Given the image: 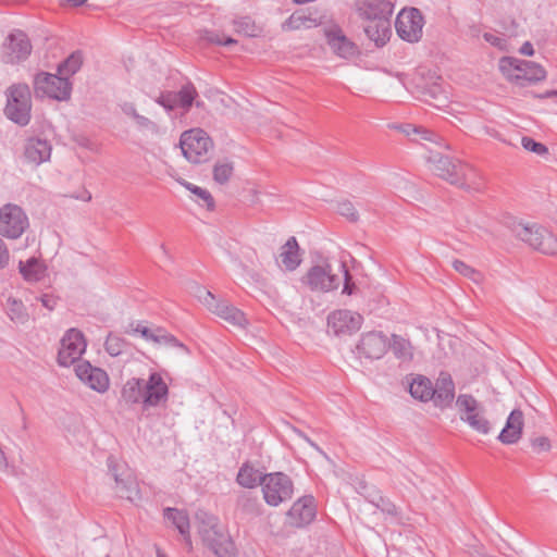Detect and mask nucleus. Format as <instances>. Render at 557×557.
I'll return each instance as SVG.
<instances>
[{"label": "nucleus", "mask_w": 557, "mask_h": 557, "mask_svg": "<svg viewBox=\"0 0 557 557\" xmlns=\"http://www.w3.org/2000/svg\"><path fill=\"white\" fill-rule=\"evenodd\" d=\"M466 422L470 425L471 429L476 431L480 434H488L491 431V423L484 416V409L481 410L475 416H466Z\"/></svg>", "instance_id": "obj_39"}, {"label": "nucleus", "mask_w": 557, "mask_h": 557, "mask_svg": "<svg viewBox=\"0 0 557 557\" xmlns=\"http://www.w3.org/2000/svg\"><path fill=\"white\" fill-rule=\"evenodd\" d=\"M28 227V218L21 207L7 203L0 209V235L16 239Z\"/></svg>", "instance_id": "obj_11"}, {"label": "nucleus", "mask_w": 557, "mask_h": 557, "mask_svg": "<svg viewBox=\"0 0 557 557\" xmlns=\"http://www.w3.org/2000/svg\"><path fill=\"white\" fill-rule=\"evenodd\" d=\"M401 133H404L407 137H411V132H416L414 124H404L397 127Z\"/></svg>", "instance_id": "obj_60"}, {"label": "nucleus", "mask_w": 557, "mask_h": 557, "mask_svg": "<svg viewBox=\"0 0 557 557\" xmlns=\"http://www.w3.org/2000/svg\"><path fill=\"white\" fill-rule=\"evenodd\" d=\"M67 3H71L75 7L84 4L87 0H65Z\"/></svg>", "instance_id": "obj_63"}, {"label": "nucleus", "mask_w": 557, "mask_h": 557, "mask_svg": "<svg viewBox=\"0 0 557 557\" xmlns=\"http://www.w3.org/2000/svg\"><path fill=\"white\" fill-rule=\"evenodd\" d=\"M451 265L455 269V271L474 282H479L482 277V274L478 270H475L474 268L470 267L469 264L465 263L459 259H455Z\"/></svg>", "instance_id": "obj_45"}, {"label": "nucleus", "mask_w": 557, "mask_h": 557, "mask_svg": "<svg viewBox=\"0 0 557 557\" xmlns=\"http://www.w3.org/2000/svg\"><path fill=\"white\" fill-rule=\"evenodd\" d=\"M434 396L431 398L435 407L447 408L455 398V383L451 375L447 372H441L436 383L433 384Z\"/></svg>", "instance_id": "obj_21"}, {"label": "nucleus", "mask_w": 557, "mask_h": 557, "mask_svg": "<svg viewBox=\"0 0 557 557\" xmlns=\"http://www.w3.org/2000/svg\"><path fill=\"white\" fill-rule=\"evenodd\" d=\"M121 109H122L123 113H125L126 115L132 116V117H134L138 113L136 111L135 104L132 102H124L121 106Z\"/></svg>", "instance_id": "obj_58"}, {"label": "nucleus", "mask_w": 557, "mask_h": 557, "mask_svg": "<svg viewBox=\"0 0 557 557\" xmlns=\"http://www.w3.org/2000/svg\"><path fill=\"white\" fill-rule=\"evenodd\" d=\"M164 518L172 521L178 532L184 536L185 543L191 547V539L189 534V517L186 511L176 508H165L163 510Z\"/></svg>", "instance_id": "obj_30"}, {"label": "nucleus", "mask_w": 557, "mask_h": 557, "mask_svg": "<svg viewBox=\"0 0 557 557\" xmlns=\"http://www.w3.org/2000/svg\"><path fill=\"white\" fill-rule=\"evenodd\" d=\"M153 343L157 345H164L168 347H178L187 351V348L183 343H181L175 336L166 332L164 329L159 326H157V333Z\"/></svg>", "instance_id": "obj_40"}, {"label": "nucleus", "mask_w": 557, "mask_h": 557, "mask_svg": "<svg viewBox=\"0 0 557 557\" xmlns=\"http://www.w3.org/2000/svg\"><path fill=\"white\" fill-rule=\"evenodd\" d=\"M435 134L424 128L423 126L416 125V132H411V137H409L412 141H420V140H428V141H434Z\"/></svg>", "instance_id": "obj_52"}, {"label": "nucleus", "mask_w": 557, "mask_h": 557, "mask_svg": "<svg viewBox=\"0 0 557 557\" xmlns=\"http://www.w3.org/2000/svg\"><path fill=\"white\" fill-rule=\"evenodd\" d=\"M234 172L232 162L216 163L213 168V180L219 184H225L230 181Z\"/></svg>", "instance_id": "obj_42"}, {"label": "nucleus", "mask_w": 557, "mask_h": 557, "mask_svg": "<svg viewBox=\"0 0 557 557\" xmlns=\"http://www.w3.org/2000/svg\"><path fill=\"white\" fill-rule=\"evenodd\" d=\"M169 386L159 372H151L148 380L128 379L121 389V401L127 406L140 405L143 411L165 407Z\"/></svg>", "instance_id": "obj_1"}, {"label": "nucleus", "mask_w": 557, "mask_h": 557, "mask_svg": "<svg viewBox=\"0 0 557 557\" xmlns=\"http://www.w3.org/2000/svg\"><path fill=\"white\" fill-rule=\"evenodd\" d=\"M521 145L525 150L532 151L539 156L548 153V148L544 144L535 141L531 137H522Z\"/></svg>", "instance_id": "obj_49"}, {"label": "nucleus", "mask_w": 557, "mask_h": 557, "mask_svg": "<svg viewBox=\"0 0 557 557\" xmlns=\"http://www.w3.org/2000/svg\"><path fill=\"white\" fill-rule=\"evenodd\" d=\"M511 231L533 249L545 255L557 253V237L546 227L536 223L518 222L512 224Z\"/></svg>", "instance_id": "obj_5"}, {"label": "nucleus", "mask_w": 557, "mask_h": 557, "mask_svg": "<svg viewBox=\"0 0 557 557\" xmlns=\"http://www.w3.org/2000/svg\"><path fill=\"white\" fill-rule=\"evenodd\" d=\"M156 102L162 106L168 111H171L177 107L176 96L172 91L161 94Z\"/></svg>", "instance_id": "obj_51"}, {"label": "nucleus", "mask_w": 557, "mask_h": 557, "mask_svg": "<svg viewBox=\"0 0 557 557\" xmlns=\"http://www.w3.org/2000/svg\"><path fill=\"white\" fill-rule=\"evenodd\" d=\"M393 10L394 5L388 0H366L360 9L361 15L371 22L364 30L377 46L384 45L391 34L389 18Z\"/></svg>", "instance_id": "obj_3"}, {"label": "nucleus", "mask_w": 557, "mask_h": 557, "mask_svg": "<svg viewBox=\"0 0 557 557\" xmlns=\"http://www.w3.org/2000/svg\"><path fill=\"white\" fill-rule=\"evenodd\" d=\"M77 377L90 388L104 393L109 388V376L100 368L92 367L88 361H82L75 366Z\"/></svg>", "instance_id": "obj_20"}, {"label": "nucleus", "mask_w": 557, "mask_h": 557, "mask_svg": "<svg viewBox=\"0 0 557 557\" xmlns=\"http://www.w3.org/2000/svg\"><path fill=\"white\" fill-rule=\"evenodd\" d=\"M337 211L341 215L345 216L350 222H357L359 219V214L355 206L349 200L338 202Z\"/></svg>", "instance_id": "obj_48"}, {"label": "nucleus", "mask_w": 557, "mask_h": 557, "mask_svg": "<svg viewBox=\"0 0 557 557\" xmlns=\"http://www.w3.org/2000/svg\"><path fill=\"white\" fill-rule=\"evenodd\" d=\"M424 17L416 8L404 9L396 17L397 35L408 42H418L423 34Z\"/></svg>", "instance_id": "obj_13"}, {"label": "nucleus", "mask_w": 557, "mask_h": 557, "mask_svg": "<svg viewBox=\"0 0 557 557\" xmlns=\"http://www.w3.org/2000/svg\"><path fill=\"white\" fill-rule=\"evenodd\" d=\"M235 32L245 36L253 37L258 27L249 16H243L234 21Z\"/></svg>", "instance_id": "obj_43"}, {"label": "nucleus", "mask_w": 557, "mask_h": 557, "mask_svg": "<svg viewBox=\"0 0 557 557\" xmlns=\"http://www.w3.org/2000/svg\"><path fill=\"white\" fill-rule=\"evenodd\" d=\"M516 71L515 82L520 86H524L525 83H536L546 77L545 70L540 64L532 61L521 60Z\"/></svg>", "instance_id": "obj_26"}, {"label": "nucleus", "mask_w": 557, "mask_h": 557, "mask_svg": "<svg viewBox=\"0 0 557 557\" xmlns=\"http://www.w3.org/2000/svg\"><path fill=\"white\" fill-rule=\"evenodd\" d=\"M133 119L135 120L136 124L143 128H149L153 125V123L148 117L140 115L139 113H137Z\"/></svg>", "instance_id": "obj_57"}, {"label": "nucleus", "mask_w": 557, "mask_h": 557, "mask_svg": "<svg viewBox=\"0 0 557 557\" xmlns=\"http://www.w3.org/2000/svg\"><path fill=\"white\" fill-rule=\"evenodd\" d=\"M431 170L441 178L454 185H459L466 190L479 191L482 189V183L476 182L475 171L468 164L461 163L459 160L448 156L433 153L428 159Z\"/></svg>", "instance_id": "obj_2"}, {"label": "nucleus", "mask_w": 557, "mask_h": 557, "mask_svg": "<svg viewBox=\"0 0 557 557\" xmlns=\"http://www.w3.org/2000/svg\"><path fill=\"white\" fill-rule=\"evenodd\" d=\"M555 96H557V91L550 90V91L545 92L544 95H540L539 98H549V97H555Z\"/></svg>", "instance_id": "obj_62"}, {"label": "nucleus", "mask_w": 557, "mask_h": 557, "mask_svg": "<svg viewBox=\"0 0 557 557\" xmlns=\"http://www.w3.org/2000/svg\"><path fill=\"white\" fill-rule=\"evenodd\" d=\"M520 63L521 60L504 57L499 61V69L509 79L515 81V75L517 73L516 67H518Z\"/></svg>", "instance_id": "obj_47"}, {"label": "nucleus", "mask_w": 557, "mask_h": 557, "mask_svg": "<svg viewBox=\"0 0 557 557\" xmlns=\"http://www.w3.org/2000/svg\"><path fill=\"white\" fill-rule=\"evenodd\" d=\"M280 258L282 265L287 271H294L299 267L301 262L299 245L294 236L289 237L287 242L282 246Z\"/></svg>", "instance_id": "obj_29"}, {"label": "nucleus", "mask_w": 557, "mask_h": 557, "mask_svg": "<svg viewBox=\"0 0 557 557\" xmlns=\"http://www.w3.org/2000/svg\"><path fill=\"white\" fill-rule=\"evenodd\" d=\"M408 391L410 395L422 403H428L433 398V383L422 374H410L407 376Z\"/></svg>", "instance_id": "obj_25"}, {"label": "nucleus", "mask_w": 557, "mask_h": 557, "mask_svg": "<svg viewBox=\"0 0 557 557\" xmlns=\"http://www.w3.org/2000/svg\"><path fill=\"white\" fill-rule=\"evenodd\" d=\"M520 53L524 54V55H533L534 54V49H533V46L531 42L529 41H525L521 48H520Z\"/></svg>", "instance_id": "obj_61"}, {"label": "nucleus", "mask_w": 557, "mask_h": 557, "mask_svg": "<svg viewBox=\"0 0 557 557\" xmlns=\"http://www.w3.org/2000/svg\"><path fill=\"white\" fill-rule=\"evenodd\" d=\"M456 406L458 408L460 419L463 422H466V416H475L484 409L479 401L469 394H460L457 397Z\"/></svg>", "instance_id": "obj_33"}, {"label": "nucleus", "mask_w": 557, "mask_h": 557, "mask_svg": "<svg viewBox=\"0 0 557 557\" xmlns=\"http://www.w3.org/2000/svg\"><path fill=\"white\" fill-rule=\"evenodd\" d=\"M321 17L301 11L294 12L282 25L284 30L309 29L321 24Z\"/></svg>", "instance_id": "obj_27"}, {"label": "nucleus", "mask_w": 557, "mask_h": 557, "mask_svg": "<svg viewBox=\"0 0 557 557\" xmlns=\"http://www.w3.org/2000/svg\"><path fill=\"white\" fill-rule=\"evenodd\" d=\"M10 260V253L7 245L0 238V269H3L8 265Z\"/></svg>", "instance_id": "obj_55"}, {"label": "nucleus", "mask_w": 557, "mask_h": 557, "mask_svg": "<svg viewBox=\"0 0 557 557\" xmlns=\"http://www.w3.org/2000/svg\"><path fill=\"white\" fill-rule=\"evenodd\" d=\"M302 282L312 292L327 293L337 289L339 286V278L332 273L330 264L311 267L302 277Z\"/></svg>", "instance_id": "obj_15"}, {"label": "nucleus", "mask_w": 557, "mask_h": 557, "mask_svg": "<svg viewBox=\"0 0 557 557\" xmlns=\"http://www.w3.org/2000/svg\"><path fill=\"white\" fill-rule=\"evenodd\" d=\"M262 476L263 474L258 469L249 462H245L238 470L236 482L245 488H255L258 485L262 486Z\"/></svg>", "instance_id": "obj_31"}, {"label": "nucleus", "mask_w": 557, "mask_h": 557, "mask_svg": "<svg viewBox=\"0 0 557 557\" xmlns=\"http://www.w3.org/2000/svg\"><path fill=\"white\" fill-rule=\"evenodd\" d=\"M180 145L184 157L193 163L206 162L213 147L211 138L200 128L184 132Z\"/></svg>", "instance_id": "obj_9"}, {"label": "nucleus", "mask_w": 557, "mask_h": 557, "mask_svg": "<svg viewBox=\"0 0 557 557\" xmlns=\"http://www.w3.org/2000/svg\"><path fill=\"white\" fill-rule=\"evenodd\" d=\"M201 38L208 41L209 44H214L219 46H231L237 44L236 39L224 36L223 34H220L218 32L206 30Z\"/></svg>", "instance_id": "obj_46"}, {"label": "nucleus", "mask_w": 557, "mask_h": 557, "mask_svg": "<svg viewBox=\"0 0 557 557\" xmlns=\"http://www.w3.org/2000/svg\"><path fill=\"white\" fill-rule=\"evenodd\" d=\"M523 413L519 409H515L507 418L506 425L498 435V440L503 444H515L522 435Z\"/></svg>", "instance_id": "obj_24"}, {"label": "nucleus", "mask_w": 557, "mask_h": 557, "mask_svg": "<svg viewBox=\"0 0 557 557\" xmlns=\"http://www.w3.org/2000/svg\"><path fill=\"white\" fill-rule=\"evenodd\" d=\"M182 184L186 189H188L190 193L196 195L200 200H202L203 206H206V208L208 210H210V211L214 210V207H215L214 199H213L212 195L207 189L198 187L189 182H184Z\"/></svg>", "instance_id": "obj_41"}, {"label": "nucleus", "mask_w": 557, "mask_h": 557, "mask_svg": "<svg viewBox=\"0 0 557 557\" xmlns=\"http://www.w3.org/2000/svg\"><path fill=\"white\" fill-rule=\"evenodd\" d=\"M86 349V342L81 331L69 330L61 339V348L58 352V363L61 367H70L78 361Z\"/></svg>", "instance_id": "obj_14"}, {"label": "nucleus", "mask_w": 557, "mask_h": 557, "mask_svg": "<svg viewBox=\"0 0 557 557\" xmlns=\"http://www.w3.org/2000/svg\"><path fill=\"white\" fill-rule=\"evenodd\" d=\"M134 333H139L146 341H150L153 343L154 336L157 333V326L156 327H147L143 325L141 323H137L136 326L133 329Z\"/></svg>", "instance_id": "obj_53"}, {"label": "nucleus", "mask_w": 557, "mask_h": 557, "mask_svg": "<svg viewBox=\"0 0 557 557\" xmlns=\"http://www.w3.org/2000/svg\"><path fill=\"white\" fill-rule=\"evenodd\" d=\"M30 90L26 84H16L8 88L4 113L9 120L25 126L30 121Z\"/></svg>", "instance_id": "obj_6"}, {"label": "nucleus", "mask_w": 557, "mask_h": 557, "mask_svg": "<svg viewBox=\"0 0 557 557\" xmlns=\"http://www.w3.org/2000/svg\"><path fill=\"white\" fill-rule=\"evenodd\" d=\"M206 519L199 527L203 544L216 557H236L237 549L230 534L218 523L214 516L205 513Z\"/></svg>", "instance_id": "obj_4"}, {"label": "nucleus", "mask_w": 557, "mask_h": 557, "mask_svg": "<svg viewBox=\"0 0 557 557\" xmlns=\"http://www.w3.org/2000/svg\"><path fill=\"white\" fill-rule=\"evenodd\" d=\"M531 445L532 447L537 451V453H543V451H547L550 449V442L547 437L545 436H540V437H535L531 441Z\"/></svg>", "instance_id": "obj_54"}, {"label": "nucleus", "mask_w": 557, "mask_h": 557, "mask_svg": "<svg viewBox=\"0 0 557 557\" xmlns=\"http://www.w3.org/2000/svg\"><path fill=\"white\" fill-rule=\"evenodd\" d=\"M51 149L52 147L47 139L30 137L25 143L24 156L28 162L38 165L50 159Z\"/></svg>", "instance_id": "obj_23"}, {"label": "nucleus", "mask_w": 557, "mask_h": 557, "mask_svg": "<svg viewBox=\"0 0 557 557\" xmlns=\"http://www.w3.org/2000/svg\"><path fill=\"white\" fill-rule=\"evenodd\" d=\"M18 270L23 278L27 282H38L44 277L45 265L35 257L27 261H20Z\"/></svg>", "instance_id": "obj_32"}, {"label": "nucleus", "mask_w": 557, "mask_h": 557, "mask_svg": "<svg viewBox=\"0 0 557 557\" xmlns=\"http://www.w3.org/2000/svg\"><path fill=\"white\" fill-rule=\"evenodd\" d=\"M484 39L490 42L491 45L495 46V47H500L502 44H503V39L491 34V33H485L483 35Z\"/></svg>", "instance_id": "obj_59"}, {"label": "nucleus", "mask_w": 557, "mask_h": 557, "mask_svg": "<svg viewBox=\"0 0 557 557\" xmlns=\"http://www.w3.org/2000/svg\"><path fill=\"white\" fill-rule=\"evenodd\" d=\"M5 310L10 320L15 323L25 324L29 319L23 301L17 298L9 297L7 299Z\"/></svg>", "instance_id": "obj_34"}, {"label": "nucleus", "mask_w": 557, "mask_h": 557, "mask_svg": "<svg viewBox=\"0 0 557 557\" xmlns=\"http://www.w3.org/2000/svg\"><path fill=\"white\" fill-rule=\"evenodd\" d=\"M82 64L83 53L81 51H74L58 66V74L69 79L70 76L74 75L81 69Z\"/></svg>", "instance_id": "obj_35"}, {"label": "nucleus", "mask_w": 557, "mask_h": 557, "mask_svg": "<svg viewBox=\"0 0 557 557\" xmlns=\"http://www.w3.org/2000/svg\"><path fill=\"white\" fill-rule=\"evenodd\" d=\"M369 500L382 512L387 513L389 516L397 515L396 506L388 498H385L380 493L373 494Z\"/></svg>", "instance_id": "obj_44"}, {"label": "nucleus", "mask_w": 557, "mask_h": 557, "mask_svg": "<svg viewBox=\"0 0 557 557\" xmlns=\"http://www.w3.org/2000/svg\"><path fill=\"white\" fill-rule=\"evenodd\" d=\"M262 479V494L268 505L276 507L293 497L294 483L287 474L283 472L265 473Z\"/></svg>", "instance_id": "obj_8"}, {"label": "nucleus", "mask_w": 557, "mask_h": 557, "mask_svg": "<svg viewBox=\"0 0 557 557\" xmlns=\"http://www.w3.org/2000/svg\"><path fill=\"white\" fill-rule=\"evenodd\" d=\"M363 322L361 314L346 309L331 312L327 317V327L335 335H350L357 332Z\"/></svg>", "instance_id": "obj_16"}, {"label": "nucleus", "mask_w": 557, "mask_h": 557, "mask_svg": "<svg viewBox=\"0 0 557 557\" xmlns=\"http://www.w3.org/2000/svg\"><path fill=\"white\" fill-rule=\"evenodd\" d=\"M109 474L115 482V493L119 497L135 502L140 498L138 482L133 471L124 462H119L113 456L108 460Z\"/></svg>", "instance_id": "obj_7"}, {"label": "nucleus", "mask_w": 557, "mask_h": 557, "mask_svg": "<svg viewBox=\"0 0 557 557\" xmlns=\"http://www.w3.org/2000/svg\"><path fill=\"white\" fill-rule=\"evenodd\" d=\"M198 298L209 311L216 314L227 323L239 327H244L247 324V319L243 311L231 305L228 301L216 300L211 292L200 289Z\"/></svg>", "instance_id": "obj_12"}, {"label": "nucleus", "mask_w": 557, "mask_h": 557, "mask_svg": "<svg viewBox=\"0 0 557 557\" xmlns=\"http://www.w3.org/2000/svg\"><path fill=\"white\" fill-rule=\"evenodd\" d=\"M127 345L124 338L110 333L104 343V348L110 356L117 357L126 350Z\"/></svg>", "instance_id": "obj_38"}, {"label": "nucleus", "mask_w": 557, "mask_h": 557, "mask_svg": "<svg viewBox=\"0 0 557 557\" xmlns=\"http://www.w3.org/2000/svg\"><path fill=\"white\" fill-rule=\"evenodd\" d=\"M174 95L176 96L177 107H181L184 110L188 111L193 106L194 100L198 96V92L195 86L190 82H188L187 84L182 86V88L177 92H174Z\"/></svg>", "instance_id": "obj_36"}, {"label": "nucleus", "mask_w": 557, "mask_h": 557, "mask_svg": "<svg viewBox=\"0 0 557 557\" xmlns=\"http://www.w3.org/2000/svg\"><path fill=\"white\" fill-rule=\"evenodd\" d=\"M388 347L391 348L395 358L401 362H411L413 360L414 347L409 338L403 335L392 334L391 341L388 342Z\"/></svg>", "instance_id": "obj_28"}, {"label": "nucleus", "mask_w": 557, "mask_h": 557, "mask_svg": "<svg viewBox=\"0 0 557 557\" xmlns=\"http://www.w3.org/2000/svg\"><path fill=\"white\" fill-rule=\"evenodd\" d=\"M259 507L258 498L249 493H243L236 500V508L246 515H259Z\"/></svg>", "instance_id": "obj_37"}, {"label": "nucleus", "mask_w": 557, "mask_h": 557, "mask_svg": "<svg viewBox=\"0 0 557 557\" xmlns=\"http://www.w3.org/2000/svg\"><path fill=\"white\" fill-rule=\"evenodd\" d=\"M388 348L387 337L382 332H369L361 336L357 350L367 359L382 358Z\"/></svg>", "instance_id": "obj_19"}, {"label": "nucleus", "mask_w": 557, "mask_h": 557, "mask_svg": "<svg viewBox=\"0 0 557 557\" xmlns=\"http://www.w3.org/2000/svg\"><path fill=\"white\" fill-rule=\"evenodd\" d=\"M34 89L37 96H47L49 98L63 101L71 96V82L60 74L39 73L34 81Z\"/></svg>", "instance_id": "obj_10"}, {"label": "nucleus", "mask_w": 557, "mask_h": 557, "mask_svg": "<svg viewBox=\"0 0 557 557\" xmlns=\"http://www.w3.org/2000/svg\"><path fill=\"white\" fill-rule=\"evenodd\" d=\"M157 557H168L164 552H162L160 548H157L156 552Z\"/></svg>", "instance_id": "obj_64"}, {"label": "nucleus", "mask_w": 557, "mask_h": 557, "mask_svg": "<svg viewBox=\"0 0 557 557\" xmlns=\"http://www.w3.org/2000/svg\"><path fill=\"white\" fill-rule=\"evenodd\" d=\"M315 513L314 497L311 495L302 496L287 511V523L294 528L306 527L313 521Z\"/></svg>", "instance_id": "obj_17"}, {"label": "nucleus", "mask_w": 557, "mask_h": 557, "mask_svg": "<svg viewBox=\"0 0 557 557\" xmlns=\"http://www.w3.org/2000/svg\"><path fill=\"white\" fill-rule=\"evenodd\" d=\"M326 41L333 52L341 58H349L355 54V45L344 35L343 30L333 25L324 30Z\"/></svg>", "instance_id": "obj_22"}, {"label": "nucleus", "mask_w": 557, "mask_h": 557, "mask_svg": "<svg viewBox=\"0 0 557 557\" xmlns=\"http://www.w3.org/2000/svg\"><path fill=\"white\" fill-rule=\"evenodd\" d=\"M30 52L32 44L27 35L22 30L11 33L3 44V53L9 63L25 60Z\"/></svg>", "instance_id": "obj_18"}, {"label": "nucleus", "mask_w": 557, "mask_h": 557, "mask_svg": "<svg viewBox=\"0 0 557 557\" xmlns=\"http://www.w3.org/2000/svg\"><path fill=\"white\" fill-rule=\"evenodd\" d=\"M341 270L344 274V287H343V294H346L348 296H351L357 293L358 288L356 284L352 282V276L349 273L348 268L346 267L345 262L341 263Z\"/></svg>", "instance_id": "obj_50"}, {"label": "nucleus", "mask_w": 557, "mask_h": 557, "mask_svg": "<svg viewBox=\"0 0 557 557\" xmlns=\"http://www.w3.org/2000/svg\"><path fill=\"white\" fill-rule=\"evenodd\" d=\"M58 300H59L58 297H54L53 295H49V294H44L40 297V301H41L42 306L46 307L50 311H52L55 308Z\"/></svg>", "instance_id": "obj_56"}]
</instances>
